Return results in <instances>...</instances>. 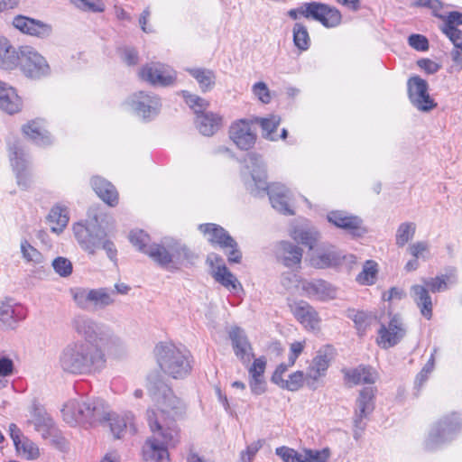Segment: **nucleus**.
Wrapping results in <instances>:
<instances>
[{
    "label": "nucleus",
    "instance_id": "nucleus-51",
    "mask_svg": "<svg viewBox=\"0 0 462 462\" xmlns=\"http://www.w3.org/2000/svg\"><path fill=\"white\" fill-rule=\"evenodd\" d=\"M129 240L131 244L135 246L139 251L147 254L149 250L150 236L143 230H132L129 234Z\"/></svg>",
    "mask_w": 462,
    "mask_h": 462
},
{
    "label": "nucleus",
    "instance_id": "nucleus-58",
    "mask_svg": "<svg viewBox=\"0 0 462 462\" xmlns=\"http://www.w3.org/2000/svg\"><path fill=\"white\" fill-rule=\"evenodd\" d=\"M275 453L284 462H302V451L298 452L293 448L282 446L277 448Z\"/></svg>",
    "mask_w": 462,
    "mask_h": 462
},
{
    "label": "nucleus",
    "instance_id": "nucleus-36",
    "mask_svg": "<svg viewBox=\"0 0 462 462\" xmlns=\"http://www.w3.org/2000/svg\"><path fill=\"white\" fill-rule=\"evenodd\" d=\"M21 105V99L15 89L0 81V108L12 115L20 110Z\"/></svg>",
    "mask_w": 462,
    "mask_h": 462
},
{
    "label": "nucleus",
    "instance_id": "nucleus-9",
    "mask_svg": "<svg viewBox=\"0 0 462 462\" xmlns=\"http://www.w3.org/2000/svg\"><path fill=\"white\" fill-rule=\"evenodd\" d=\"M71 328L84 339V343L96 344L102 347L116 341L110 328L84 314H78L71 319Z\"/></svg>",
    "mask_w": 462,
    "mask_h": 462
},
{
    "label": "nucleus",
    "instance_id": "nucleus-37",
    "mask_svg": "<svg viewBox=\"0 0 462 462\" xmlns=\"http://www.w3.org/2000/svg\"><path fill=\"white\" fill-rule=\"evenodd\" d=\"M411 294L421 315L425 319H430L432 317V300L429 289L423 285H412Z\"/></svg>",
    "mask_w": 462,
    "mask_h": 462
},
{
    "label": "nucleus",
    "instance_id": "nucleus-11",
    "mask_svg": "<svg viewBox=\"0 0 462 462\" xmlns=\"http://www.w3.org/2000/svg\"><path fill=\"white\" fill-rule=\"evenodd\" d=\"M461 430V421L458 414L451 413L440 419L430 430L425 441V447L433 450L452 440Z\"/></svg>",
    "mask_w": 462,
    "mask_h": 462
},
{
    "label": "nucleus",
    "instance_id": "nucleus-4",
    "mask_svg": "<svg viewBox=\"0 0 462 462\" xmlns=\"http://www.w3.org/2000/svg\"><path fill=\"white\" fill-rule=\"evenodd\" d=\"M74 236L80 247L89 254H95L97 250H105L107 257L114 263L117 261V249L114 242L107 238L106 231L98 224L97 216L87 222H78L73 225Z\"/></svg>",
    "mask_w": 462,
    "mask_h": 462
},
{
    "label": "nucleus",
    "instance_id": "nucleus-27",
    "mask_svg": "<svg viewBox=\"0 0 462 462\" xmlns=\"http://www.w3.org/2000/svg\"><path fill=\"white\" fill-rule=\"evenodd\" d=\"M10 437L14 441L16 450L23 453L28 459H35L39 457L40 451L35 443L24 438L20 429L14 424L9 425Z\"/></svg>",
    "mask_w": 462,
    "mask_h": 462
},
{
    "label": "nucleus",
    "instance_id": "nucleus-14",
    "mask_svg": "<svg viewBox=\"0 0 462 462\" xmlns=\"http://www.w3.org/2000/svg\"><path fill=\"white\" fill-rule=\"evenodd\" d=\"M406 335V326L399 314H390L387 324L381 323L377 331L376 344L383 349L398 345Z\"/></svg>",
    "mask_w": 462,
    "mask_h": 462
},
{
    "label": "nucleus",
    "instance_id": "nucleus-53",
    "mask_svg": "<svg viewBox=\"0 0 462 462\" xmlns=\"http://www.w3.org/2000/svg\"><path fill=\"white\" fill-rule=\"evenodd\" d=\"M306 383V374L302 371H296L289 375L287 380H283L279 385L282 389L295 392L300 389Z\"/></svg>",
    "mask_w": 462,
    "mask_h": 462
},
{
    "label": "nucleus",
    "instance_id": "nucleus-38",
    "mask_svg": "<svg viewBox=\"0 0 462 462\" xmlns=\"http://www.w3.org/2000/svg\"><path fill=\"white\" fill-rule=\"evenodd\" d=\"M344 258L345 256L340 252L330 246L327 250L312 255L310 263L315 268L323 269L339 265Z\"/></svg>",
    "mask_w": 462,
    "mask_h": 462
},
{
    "label": "nucleus",
    "instance_id": "nucleus-64",
    "mask_svg": "<svg viewBox=\"0 0 462 462\" xmlns=\"http://www.w3.org/2000/svg\"><path fill=\"white\" fill-rule=\"evenodd\" d=\"M441 32L454 44V47H462V31L457 27L455 28H440Z\"/></svg>",
    "mask_w": 462,
    "mask_h": 462
},
{
    "label": "nucleus",
    "instance_id": "nucleus-33",
    "mask_svg": "<svg viewBox=\"0 0 462 462\" xmlns=\"http://www.w3.org/2000/svg\"><path fill=\"white\" fill-rule=\"evenodd\" d=\"M345 379L356 385L361 383H374L377 379V373L371 366L358 365L356 368L343 370Z\"/></svg>",
    "mask_w": 462,
    "mask_h": 462
},
{
    "label": "nucleus",
    "instance_id": "nucleus-41",
    "mask_svg": "<svg viewBox=\"0 0 462 462\" xmlns=\"http://www.w3.org/2000/svg\"><path fill=\"white\" fill-rule=\"evenodd\" d=\"M196 125L203 135L211 136L219 129L221 117L211 112L201 114L197 116Z\"/></svg>",
    "mask_w": 462,
    "mask_h": 462
},
{
    "label": "nucleus",
    "instance_id": "nucleus-49",
    "mask_svg": "<svg viewBox=\"0 0 462 462\" xmlns=\"http://www.w3.org/2000/svg\"><path fill=\"white\" fill-rule=\"evenodd\" d=\"M377 263L374 261H366L362 272L356 276V282L362 285H372L375 282Z\"/></svg>",
    "mask_w": 462,
    "mask_h": 462
},
{
    "label": "nucleus",
    "instance_id": "nucleus-29",
    "mask_svg": "<svg viewBox=\"0 0 462 462\" xmlns=\"http://www.w3.org/2000/svg\"><path fill=\"white\" fill-rule=\"evenodd\" d=\"M30 423L33 424L35 430L46 439L51 434L53 420L44 408L33 404L31 410Z\"/></svg>",
    "mask_w": 462,
    "mask_h": 462
},
{
    "label": "nucleus",
    "instance_id": "nucleus-2",
    "mask_svg": "<svg viewBox=\"0 0 462 462\" xmlns=\"http://www.w3.org/2000/svg\"><path fill=\"white\" fill-rule=\"evenodd\" d=\"M106 358L103 348L96 344L76 340L66 345L60 351L58 365L66 374L89 375L99 373Z\"/></svg>",
    "mask_w": 462,
    "mask_h": 462
},
{
    "label": "nucleus",
    "instance_id": "nucleus-17",
    "mask_svg": "<svg viewBox=\"0 0 462 462\" xmlns=\"http://www.w3.org/2000/svg\"><path fill=\"white\" fill-rule=\"evenodd\" d=\"M375 393L376 388L373 386L364 387L359 393V396L356 402L354 417V437L356 439L358 438L365 428V422L364 420L367 418L374 409Z\"/></svg>",
    "mask_w": 462,
    "mask_h": 462
},
{
    "label": "nucleus",
    "instance_id": "nucleus-50",
    "mask_svg": "<svg viewBox=\"0 0 462 462\" xmlns=\"http://www.w3.org/2000/svg\"><path fill=\"white\" fill-rule=\"evenodd\" d=\"M182 97L186 104L194 111L197 116L206 113L205 110L209 106L206 99L197 95L190 94L188 91H182Z\"/></svg>",
    "mask_w": 462,
    "mask_h": 462
},
{
    "label": "nucleus",
    "instance_id": "nucleus-47",
    "mask_svg": "<svg viewBox=\"0 0 462 462\" xmlns=\"http://www.w3.org/2000/svg\"><path fill=\"white\" fill-rule=\"evenodd\" d=\"M416 232V224L413 222L402 223L395 235V244L398 247H403L410 240H411Z\"/></svg>",
    "mask_w": 462,
    "mask_h": 462
},
{
    "label": "nucleus",
    "instance_id": "nucleus-54",
    "mask_svg": "<svg viewBox=\"0 0 462 462\" xmlns=\"http://www.w3.org/2000/svg\"><path fill=\"white\" fill-rule=\"evenodd\" d=\"M347 317L352 319L359 334H364L369 324L370 315L367 312L356 310H348Z\"/></svg>",
    "mask_w": 462,
    "mask_h": 462
},
{
    "label": "nucleus",
    "instance_id": "nucleus-30",
    "mask_svg": "<svg viewBox=\"0 0 462 462\" xmlns=\"http://www.w3.org/2000/svg\"><path fill=\"white\" fill-rule=\"evenodd\" d=\"M21 60V50L18 51L10 42L0 36V68L5 70L15 69Z\"/></svg>",
    "mask_w": 462,
    "mask_h": 462
},
{
    "label": "nucleus",
    "instance_id": "nucleus-57",
    "mask_svg": "<svg viewBox=\"0 0 462 462\" xmlns=\"http://www.w3.org/2000/svg\"><path fill=\"white\" fill-rule=\"evenodd\" d=\"M51 265L55 273L61 277H68L72 273V263L68 258L59 256L52 261Z\"/></svg>",
    "mask_w": 462,
    "mask_h": 462
},
{
    "label": "nucleus",
    "instance_id": "nucleus-5",
    "mask_svg": "<svg viewBox=\"0 0 462 462\" xmlns=\"http://www.w3.org/2000/svg\"><path fill=\"white\" fill-rule=\"evenodd\" d=\"M147 255L159 266L170 272L180 270L195 257L185 244L173 237H164L160 243L151 245Z\"/></svg>",
    "mask_w": 462,
    "mask_h": 462
},
{
    "label": "nucleus",
    "instance_id": "nucleus-10",
    "mask_svg": "<svg viewBox=\"0 0 462 462\" xmlns=\"http://www.w3.org/2000/svg\"><path fill=\"white\" fill-rule=\"evenodd\" d=\"M115 294V291L106 287L70 289V295L76 306L85 311L102 310L113 305L116 301Z\"/></svg>",
    "mask_w": 462,
    "mask_h": 462
},
{
    "label": "nucleus",
    "instance_id": "nucleus-44",
    "mask_svg": "<svg viewBox=\"0 0 462 462\" xmlns=\"http://www.w3.org/2000/svg\"><path fill=\"white\" fill-rule=\"evenodd\" d=\"M186 70L198 81L203 92L211 90L215 86L216 75L212 70L202 68L187 69Z\"/></svg>",
    "mask_w": 462,
    "mask_h": 462
},
{
    "label": "nucleus",
    "instance_id": "nucleus-28",
    "mask_svg": "<svg viewBox=\"0 0 462 462\" xmlns=\"http://www.w3.org/2000/svg\"><path fill=\"white\" fill-rule=\"evenodd\" d=\"M108 420L110 421L111 431L116 439H120L126 430H129L131 434H134L137 431L134 423V415L131 411L116 416H112L108 411V419L105 420L103 422Z\"/></svg>",
    "mask_w": 462,
    "mask_h": 462
},
{
    "label": "nucleus",
    "instance_id": "nucleus-12",
    "mask_svg": "<svg viewBox=\"0 0 462 462\" xmlns=\"http://www.w3.org/2000/svg\"><path fill=\"white\" fill-rule=\"evenodd\" d=\"M10 162L16 176L17 185L27 189L32 184L31 161L28 152L19 141L9 144Z\"/></svg>",
    "mask_w": 462,
    "mask_h": 462
},
{
    "label": "nucleus",
    "instance_id": "nucleus-40",
    "mask_svg": "<svg viewBox=\"0 0 462 462\" xmlns=\"http://www.w3.org/2000/svg\"><path fill=\"white\" fill-rule=\"evenodd\" d=\"M211 274L216 282L220 283L232 293L237 294L239 291H243L241 282L226 268V266H220L217 269H214L211 271Z\"/></svg>",
    "mask_w": 462,
    "mask_h": 462
},
{
    "label": "nucleus",
    "instance_id": "nucleus-43",
    "mask_svg": "<svg viewBox=\"0 0 462 462\" xmlns=\"http://www.w3.org/2000/svg\"><path fill=\"white\" fill-rule=\"evenodd\" d=\"M422 282L425 287L431 292L436 293L448 290L449 284H455L457 276L454 272H450L434 278H423Z\"/></svg>",
    "mask_w": 462,
    "mask_h": 462
},
{
    "label": "nucleus",
    "instance_id": "nucleus-3",
    "mask_svg": "<svg viewBox=\"0 0 462 462\" xmlns=\"http://www.w3.org/2000/svg\"><path fill=\"white\" fill-rule=\"evenodd\" d=\"M152 437L143 447V457L146 462H169L168 448L175 447L180 441V430L173 421L162 423L158 414L151 411L146 413Z\"/></svg>",
    "mask_w": 462,
    "mask_h": 462
},
{
    "label": "nucleus",
    "instance_id": "nucleus-7",
    "mask_svg": "<svg viewBox=\"0 0 462 462\" xmlns=\"http://www.w3.org/2000/svg\"><path fill=\"white\" fill-rule=\"evenodd\" d=\"M149 393L155 402L157 409H149L148 411H154L158 414V420L164 423L173 421L175 425L176 420L180 418L186 411V404L177 397L171 388H170L162 380L152 382L149 378Z\"/></svg>",
    "mask_w": 462,
    "mask_h": 462
},
{
    "label": "nucleus",
    "instance_id": "nucleus-22",
    "mask_svg": "<svg viewBox=\"0 0 462 462\" xmlns=\"http://www.w3.org/2000/svg\"><path fill=\"white\" fill-rule=\"evenodd\" d=\"M13 25L21 32L42 40L50 38L53 32L51 24L24 15H16Z\"/></svg>",
    "mask_w": 462,
    "mask_h": 462
},
{
    "label": "nucleus",
    "instance_id": "nucleus-46",
    "mask_svg": "<svg viewBox=\"0 0 462 462\" xmlns=\"http://www.w3.org/2000/svg\"><path fill=\"white\" fill-rule=\"evenodd\" d=\"M254 122L259 124L263 129V136L270 141H277L278 137L275 134L277 127L281 124V117L276 115H271L265 118L256 117Z\"/></svg>",
    "mask_w": 462,
    "mask_h": 462
},
{
    "label": "nucleus",
    "instance_id": "nucleus-16",
    "mask_svg": "<svg viewBox=\"0 0 462 462\" xmlns=\"http://www.w3.org/2000/svg\"><path fill=\"white\" fill-rule=\"evenodd\" d=\"M139 77L152 86L169 87L175 83L177 73L169 65L151 62L142 67Z\"/></svg>",
    "mask_w": 462,
    "mask_h": 462
},
{
    "label": "nucleus",
    "instance_id": "nucleus-13",
    "mask_svg": "<svg viewBox=\"0 0 462 462\" xmlns=\"http://www.w3.org/2000/svg\"><path fill=\"white\" fill-rule=\"evenodd\" d=\"M126 104L134 114L143 120H152L156 117L162 108L161 98L152 93L138 91L128 97Z\"/></svg>",
    "mask_w": 462,
    "mask_h": 462
},
{
    "label": "nucleus",
    "instance_id": "nucleus-45",
    "mask_svg": "<svg viewBox=\"0 0 462 462\" xmlns=\"http://www.w3.org/2000/svg\"><path fill=\"white\" fill-rule=\"evenodd\" d=\"M291 236L297 243L308 246L310 249H313L319 238V233L313 227H295L291 231Z\"/></svg>",
    "mask_w": 462,
    "mask_h": 462
},
{
    "label": "nucleus",
    "instance_id": "nucleus-23",
    "mask_svg": "<svg viewBox=\"0 0 462 462\" xmlns=\"http://www.w3.org/2000/svg\"><path fill=\"white\" fill-rule=\"evenodd\" d=\"M229 338L236 356L247 366L254 354L245 332L238 327H234L229 331Z\"/></svg>",
    "mask_w": 462,
    "mask_h": 462
},
{
    "label": "nucleus",
    "instance_id": "nucleus-24",
    "mask_svg": "<svg viewBox=\"0 0 462 462\" xmlns=\"http://www.w3.org/2000/svg\"><path fill=\"white\" fill-rule=\"evenodd\" d=\"M327 218L329 223L344 229L353 236H361L365 232V229L362 226V219L346 211H331L328 214Z\"/></svg>",
    "mask_w": 462,
    "mask_h": 462
},
{
    "label": "nucleus",
    "instance_id": "nucleus-21",
    "mask_svg": "<svg viewBox=\"0 0 462 462\" xmlns=\"http://www.w3.org/2000/svg\"><path fill=\"white\" fill-rule=\"evenodd\" d=\"M229 137L241 150L251 149L256 141V133L253 129L252 121L239 119L234 122L229 129Z\"/></svg>",
    "mask_w": 462,
    "mask_h": 462
},
{
    "label": "nucleus",
    "instance_id": "nucleus-26",
    "mask_svg": "<svg viewBox=\"0 0 462 462\" xmlns=\"http://www.w3.org/2000/svg\"><path fill=\"white\" fill-rule=\"evenodd\" d=\"M302 290L309 297L320 300H332L337 297V290L324 280H313L302 282Z\"/></svg>",
    "mask_w": 462,
    "mask_h": 462
},
{
    "label": "nucleus",
    "instance_id": "nucleus-56",
    "mask_svg": "<svg viewBox=\"0 0 462 462\" xmlns=\"http://www.w3.org/2000/svg\"><path fill=\"white\" fill-rule=\"evenodd\" d=\"M76 7L83 11L100 13L105 10V5L101 0H69Z\"/></svg>",
    "mask_w": 462,
    "mask_h": 462
},
{
    "label": "nucleus",
    "instance_id": "nucleus-61",
    "mask_svg": "<svg viewBox=\"0 0 462 462\" xmlns=\"http://www.w3.org/2000/svg\"><path fill=\"white\" fill-rule=\"evenodd\" d=\"M252 91L255 97H258V99L263 103L268 104L271 101V95L269 88L267 85L264 82H257L255 83L253 88Z\"/></svg>",
    "mask_w": 462,
    "mask_h": 462
},
{
    "label": "nucleus",
    "instance_id": "nucleus-59",
    "mask_svg": "<svg viewBox=\"0 0 462 462\" xmlns=\"http://www.w3.org/2000/svg\"><path fill=\"white\" fill-rule=\"evenodd\" d=\"M442 24L439 26L440 28H455L458 25H462V13L457 11H452L444 14V17L441 19Z\"/></svg>",
    "mask_w": 462,
    "mask_h": 462
},
{
    "label": "nucleus",
    "instance_id": "nucleus-1",
    "mask_svg": "<svg viewBox=\"0 0 462 462\" xmlns=\"http://www.w3.org/2000/svg\"><path fill=\"white\" fill-rule=\"evenodd\" d=\"M248 176L243 172L246 190L254 197L269 196L274 209L284 215H293L291 208V192L281 183L267 185L266 171L262 157L256 153H248L245 158Z\"/></svg>",
    "mask_w": 462,
    "mask_h": 462
},
{
    "label": "nucleus",
    "instance_id": "nucleus-6",
    "mask_svg": "<svg viewBox=\"0 0 462 462\" xmlns=\"http://www.w3.org/2000/svg\"><path fill=\"white\" fill-rule=\"evenodd\" d=\"M61 413L68 424L96 425L108 419V407L102 400L75 398L63 405Z\"/></svg>",
    "mask_w": 462,
    "mask_h": 462
},
{
    "label": "nucleus",
    "instance_id": "nucleus-25",
    "mask_svg": "<svg viewBox=\"0 0 462 462\" xmlns=\"http://www.w3.org/2000/svg\"><path fill=\"white\" fill-rule=\"evenodd\" d=\"M199 229L208 236V242L212 245H217L223 249L236 245L235 239L218 225L213 223L201 224L199 226Z\"/></svg>",
    "mask_w": 462,
    "mask_h": 462
},
{
    "label": "nucleus",
    "instance_id": "nucleus-35",
    "mask_svg": "<svg viewBox=\"0 0 462 462\" xmlns=\"http://www.w3.org/2000/svg\"><path fill=\"white\" fill-rule=\"evenodd\" d=\"M91 185L97 195L107 205L113 207L118 203V193L112 183L100 177H93Z\"/></svg>",
    "mask_w": 462,
    "mask_h": 462
},
{
    "label": "nucleus",
    "instance_id": "nucleus-52",
    "mask_svg": "<svg viewBox=\"0 0 462 462\" xmlns=\"http://www.w3.org/2000/svg\"><path fill=\"white\" fill-rule=\"evenodd\" d=\"M330 450L328 448L322 449L304 448L302 450V462H328Z\"/></svg>",
    "mask_w": 462,
    "mask_h": 462
},
{
    "label": "nucleus",
    "instance_id": "nucleus-42",
    "mask_svg": "<svg viewBox=\"0 0 462 462\" xmlns=\"http://www.w3.org/2000/svg\"><path fill=\"white\" fill-rule=\"evenodd\" d=\"M48 220L52 232L61 233L69 220L68 208L59 205L54 206L48 215Z\"/></svg>",
    "mask_w": 462,
    "mask_h": 462
},
{
    "label": "nucleus",
    "instance_id": "nucleus-63",
    "mask_svg": "<svg viewBox=\"0 0 462 462\" xmlns=\"http://www.w3.org/2000/svg\"><path fill=\"white\" fill-rule=\"evenodd\" d=\"M263 444L261 440H257L247 446L245 451L241 452L240 460L241 462H252L256 453L262 448Z\"/></svg>",
    "mask_w": 462,
    "mask_h": 462
},
{
    "label": "nucleus",
    "instance_id": "nucleus-15",
    "mask_svg": "<svg viewBox=\"0 0 462 462\" xmlns=\"http://www.w3.org/2000/svg\"><path fill=\"white\" fill-rule=\"evenodd\" d=\"M19 64L23 74L30 79H40L51 74V67L46 59L29 46L21 49Z\"/></svg>",
    "mask_w": 462,
    "mask_h": 462
},
{
    "label": "nucleus",
    "instance_id": "nucleus-55",
    "mask_svg": "<svg viewBox=\"0 0 462 462\" xmlns=\"http://www.w3.org/2000/svg\"><path fill=\"white\" fill-rule=\"evenodd\" d=\"M21 252L23 257L27 262H32L34 263H41L42 262V254L40 251L34 248L27 240L21 242Z\"/></svg>",
    "mask_w": 462,
    "mask_h": 462
},
{
    "label": "nucleus",
    "instance_id": "nucleus-31",
    "mask_svg": "<svg viewBox=\"0 0 462 462\" xmlns=\"http://www.w3.org/2000/svg\"><path fill=\"white\" fill-rule=\"evenodd\" d=\"M276 254L285 266L294 267L301 262L302 249L290 242L281 241L277 245Z\"/></svg>",
    "mask_w": 462,
    "mask_h": 462
},
{
    "label": "nucleus",
    "instance_id": "nucleus-19",
    "mask_svg": "<svg viewBox=\"0 0 462 462\" xmlns=\"http://www.w3.org/2000/svg\"><path fill=\"white\" fill-rule=\"evenodd\" d=\"M408 95L411 103L420 111L428 112L437 106V103L428 93V83L421 78L415 76L407 83Z\"/></svg>",
    "mask_w": 462,
    "mask_h": 462
},
{
    "label": "nucleus",
    "instance_id": "nucleus-18",
    "mask_svg": "<svg viewBox=\"0 0 462 462\" xmlns=\"http://www.w3.org/2000/svg\"><path fill=\"white\" fill-rule=\"evenodd\" d=\"M333 358L334 348L331 346H324L317 351L306 373V384L310 388H317V382L326 375Z\"/></svg>",
    "mask_w": 462,
    "mask_h": 462
},
{
    "label": "nucleus",
    "instance_id": "nucleus-8",
    "mask_svg": "<svg viewBox=\"0 0 462 462\" xmlns=\"http://www.w3.org/2000/svg\"><path fill=\"white\" fill-rule=\"evenodd\" d=\"M161 370L173 379H183L192 369L189 353L171 343H160L154 349Z\"/></svg>",
    "mask_w": 462,
    "mask_h": 462
},
{
    "label": "nucleus",
    "instance_id": "nucleus-48",
    "mask_svg": "<svg viewBox=\"0 0 462 462\" xmlns=\"http://www.w3.org/2000/svg\"><path fill=\"white\" fill-rule=\"evenodd\" d=\"M294 45L301 51H307L310 45L308 29L300 23H296L292 29Z\"/></svg>",
    "mask_w": 462,
    "mask_h": 462
},
{
    "label": "nucleus",
    "instance_id": "nucleus-62",
    "mask_svg": "<svg viewBox=\"0 0 462 462\" xmlns=\"http://www.w3.org/2000/svg\"><path fill=\"white\" fill-rule=\"evenodd\" d=\"M408 42L411 47L419 51H425L429 49L428 39L420 34H411L408 38Z\"/></svg>",
    "mask_w": 462,
    "mask_h": 462
},
{
    "label": "nucleus",
    "instance_id": "nucleus-20",
    "mask_svg": "<svg viewBox=\"0 0 462 462\" xmlns=\"http://www.w3.org/2000/svg\"><path fill=\"white\" fill-rule=\"evenodd\" d=\"M306 12L310 18L320 23L326 28L337 27L342 23V14L335 6L319 2L307 3Z\"/></svg>",
    "mask_w": 462,
    "mask_h": 462
},
{
    "label": "nucleus",
    "instance_id": "nucleus-34",
    "mask_svg": "<svg viewBox=\"0 0 462 462\" xmlns=\"http://www.w3.org/2000/svg\"><path fill=\"white\" fill-rule=\"evenodd\" d=\"M292 313L305 328L314 329L319 322L317 311L307 302L300 301L291 307Z\"/></svg>",
    "mask_w": 462,
    "mask_h": 462
},
{
    "label": "nucleus",
    "instance_id": "nucleus-60",
    "mask_svg": "<svg viewBox=\"0 0 462 462\" xmlns=\"http://www.w3.org/2000/svg\"><path fill=\"white\" fill-rule=\"evenodd\" d=\"M266 368V358L260 356L254 358L253 364L248 367L249 377H264Z\"/></svg>",
    "mask_w": 462,
    "mask_h": 462
},
{
    "label": "nucleus",
    "instance_id": "nucleus-39",
    "mask_svg": "<svg viewBox=\"0 0 462 462\" xmlns=\"http://www.w3.org/2000/svg\"><path fill=\"white\" fill-rule=\"evenodd\" d=\"M23 132L39 146H47L52 143L50 133L39 121H32L23 125Z\"/></svg>",
    "mask_w": 462,
    "mask_h": 462
},
{
    "label": "nucleus",
    "instance_id": "nucleus-32",
    "mask_svg": "<svg viewBox=\"0 0 462 462\" xmlns=\"http://www.w3.org/2000/svg\"><path fill=\"white\" fill-rule=\"evenodd\" d=\"M26 316V310L23 305L14 303L11 300L3 302L0 306V321L9 328L14 326Z\"/></svg>",
    "mask_w": 462,
    "mask_h": 462
}]
</instances>
